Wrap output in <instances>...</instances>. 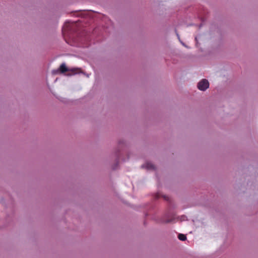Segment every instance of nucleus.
<instances>
[{
  "mask_svg": "<svg viewBox=\"0 0 258 258\" xmlns=\"http://www.w3.org/2000/svg\"><path fill=\"white\" fill-rule=\"evenodd\" d=\"M209 83L207 80L203 79L198 84V88L201 91H205L209 88Z\"/></svg>",
  "mask_w": 258,
  "mask_h": 258,
  "instance_id": "obj_1",
  "label": "nucleus"
},
{
  "mask_svg": "<svg viewBox=\"0 0 258 258\" xmlns=\"http://www.w3.org/2000/svg\"><path fill=\"white\" fill-rule=\"evenodd\" d=\"M69 71V70L68 68L66 67L65 63H63L60 66L59 68L58 69L53 70L52 74L55 75L58 74V73H64Z\"/></svg>",
  "mask_w": 258,
  "mask_h": 258,
  "instance_id": "obj_2",
  "label": "nucleus"
},
{
  "mask_svg": "<svg viewBox=\"0 0 258 258\" xmlns=\"http://www.w3.org/2000/svg\"><path fill=\"white\" fill-rule=\"evenodd\" d=\"M145 167L148 169H154L155 168L154 165L150 163V162H147L144 165Z\"/></svg>",
  "mask_w": 258,
  "mask_h": 258,
  "instance_id": "obj_3",
  "label": "nucleus"
},
{
  "mask_svg": "<svg viewBox=\"0 0 258 258\" xmlns=\"http://www.w3.org/2000/svg\"><path fill=\"white\" fill-rule=\"evenodd\" d=\"M71 31V28L70 26H67V27L66 28L64 27H63L62 28V32L63 34H67V31Z\"/></svg>",
  "mask_w": 258,
  "mask_h": 258,
  "instance_id": "obj_4",
  "label": "nucleus"
},
{
  "mask_svg": "<svg viewBox=\"0 0 258 258\" xmlns=\"http://www.w3.org/2000/svg\"><path fill=\"white\" fill-rule=\"evenodd\" d=\"M178 238L179 240H180L181 241H184L186 239V236L183 234H178Z\"/></svg>",
  "mask_w": 258,
  "mask_h": 258,
  "instance_id": "obj_5",
  "label": "nucleus"
},
{
  "mask_svg": "<svg viewBox=\"0 0 258 258\" xmlns=\"http://www.w3.org/2000/svg\"><path fill=\"white\" fill-rule=\"evenodd\" d=\"M172 221V219H169V220H167L165 222L169 223V222H171Z\"/></svg>",
  "mask_w": 258,
  "mask_h": 258,
  "instance_id": "obj_6",
  "label": "nucleus"
},
{
  "mask_svg": "<svg viewBox=\"0 0 258 258\" xmlns=\"http://www.w3.org/2000/svg\"><path fill=\"white\" fill-rule=\"evenodd\" d=\"M72 71L74 72V74H76V72H75V70H73Z\"/></svg>",
  "mask_w": 258,
  "mask_h": 258,
  "instance_id": "obj_7",
  "label": "nucleus"
},
{
  "mask_svg": "<svg viewBox=\"0 0 258 258\" xmlns=\"http://www.w3.org/2000/svg\"><path fill=\"white\" fill-rule=\"evenodd\" d=\"M83 46H84V47H87V44H86V45H84Z\"/></svg>",
  "mask_w": 258,
  "mask_h": 258,
  "instance_id": "obj_8",
  "label": "nucleus"
}]
</instances>
